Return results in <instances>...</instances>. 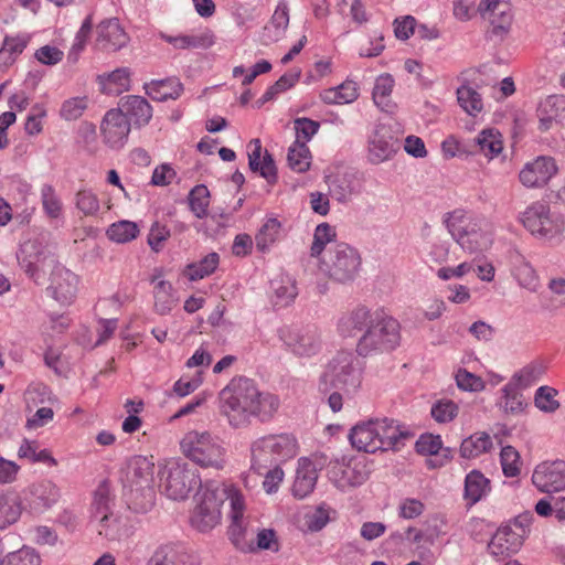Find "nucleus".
Here are the masks:
<instances>
[{
  "mask_svg": "<svg viewBox=\"0 0 565 565\" xmlns=\"http://www.w3.org/2000/svg\"><path fill=\"white\" fill-rule=\"evenodd\" d=\"M279 405L276 395L260 392L254 381L246 377L233 379L220 393L221 413L235 428L248 425L250 417L269 420Z\"/></svg>",
  "mask_w": 565,
  "mask_h": 565,
  "instance_id": "obj_1",
  "label": "nucleus"
},
{
  "mask_svg": "<svg viewBox=\"0 0 565 565\" xmlns=\"http://www.w3.org/2000/svg\"><path fill=\"white\" fill-rule=\"evenodd\" d=\"M412 437L413 435L405 426L390 418L358 423L349 434V440L353 448L371 454L377 450H397Z\"/></svg>",
  "mask_w": 565,
  "mask_h": 565,
  "instance_id": "obj_2",
  "label": "nucleus"
},
{
  "mask_svg": "<svg viewBox=\"0 0 565 565\" xmlns=\"http://www.w3.org/2000/svg\"><path fill=\"white\" fill-rule=\"evenodd\" d=\"M445 224L451 237L470 254L486 252L493 244L494 227L484 217L457 209L446 214Z\"/></svg>",
  "mask_w": 565,
  "mask_h": 565,
  "instance_id": "obj_3",
  "label": "nucleus"
},
{
  "mask_svg": "<svg viewBox=\"0 0 565 565\" xmlns=\"http://www.w3.org/2000/svg\"><path fill=\"white\" fill-rule=\"evenodd\" d=\"M179 445L181 454L201 468L222 470L225 467L226 449L222 440L207 430H189Z\"/></svg>",
  "mask_w": 565,
  "mask_h": 565,
  "instance_id": "obj_4",
  "label": "nucleus"
},
{
  "mask_svg": "<svg viewBox=\"0 0 565 565\" xmlns=\"http://www.w3.org/2000/svg\"><path fill=\"white\" fill-rule=\"evenodd\" d=\"M399 322L384 310H375L373 321L356 343V353L365 358L391 352L399 345Z\"/></svg>",
  "mask_w": 565,
  "mask_h": 565,
  "instance_id": "obj_5",
  "label": "nucleus"
},
{
  "mask_svg": "<svg viewBox=\"0 0 565 565\" xmlns=\"http://www.w3.org/2000/svg\"><path fill=\"white\" fill-rule=\"evenodd\" d=\"M359 252L347 243H337L326 250L319 260V269L330 280L347 285L355 280L361 269Z\"/></svg>",
  "mask_w": 565,
  "mask_h": 565,
  "instance_id": "obj_6",
  "label": "nucleus"
},
{
  "mask_svg": "<svg viewBox=\"0 0 565 565\" xmlns=\"http://www.w3.org/2000/svg\"><path fill=\"white\" fill-rule=\"evenodd\" d=\"M361 383L362 366L358 358L351 351H339L321 375L320 388L327 392L333 387L354 393Z\"/></svg>",
  "mask_w": 565,
  "mask_h": 565,
  "instance_id": "obj_7",
  "label": "nucleus"
},
{
  "mask_svg": "<svg viewBox=\"0 0 565 565\" xmlns=\"http://www.w3.org/2000/svg\"><path fill=\"white\" fill-rule=\"evenodd\" d=\"M297 450V440L292 435L262 437L252 445V469L262 475L263 469L294 458Z\"/></svg>",
  "mask_w": 565,
  "mask_h": 565,
  "instance_id": "obj_8",
  "label": "nucleus"
},
{
  "mask_svg": "<svg viewBox=\"0 0 565 565\" xmlns=\"http://www.w3.org/2000/svg\"><path fill=\"white\" fill-rule=\"evenodd\" d=\"M160 488L171 500H184L201 486L198 470L181 460L166 461L159 468Z\"/></svg>",
  "mask_w": 565,
  "mask_h": 565,
  "instance_id": "obj_9",
  "label": "nucleus"
},
{
  "mask_svg": "<svg viewBox=\"0 0 565 565\" xmlns=\"http://www.w3.org/2000/svg\"><path fill=\"white\" fill-rule=\"evenodd\" d=\"M217 494L221 497V505L225 500L230 502L228 535L233 544L241 551H254L252 544L247 541V519L245 518L246 501L242 491L233 483H222L215 486Z\"/></svg>",
  "mask_w": 565,
  "mask_h": 565,
  "instance_id": "obj_10",
  "label": "nucleus"
},
{
  "mask_svg": "<svg viewBox=\"0 0 565 565\" xmlns=\"http://www.w3.org/2000/svg\"><path fill=\"white\" fill-rule=\"evenodd\" d=\"M278 335L286 350L299 358H311L322 348L321 332L316 326L284 327Z\"/></svg>",
  "mask_w": 565,
  "mask_h": 565,
  "instance_id": "obj_11",
  "label": "nucleus"
},
{
  "mask_svg": "<svg viewBox=\"0 0 565 565\" xmlns=\"http://www.w3.org/2000/svg\"><path fill=\"white\" fill-rule=\"evenodd\" d=\"M221 497L216 487L206 483L198 493L196 505L191 515V525L200 532H209L221 522Z\"/></svg>",
  "mask_w": 565,
  "mask_h": 565,
  "instance_id": "obj_12",
  "label": "nucleus"
},
{
  "mask_svg": "<svg viewBox=\"0 0 565 565\" xmlns=\"http://www.w3.org/2000/svg\"><path fill=\"white\" fill-rule=\"evenodd\" d=\"M92 520L99 535L108 540H117L120 534V518L113 511V500L108 488L103 484L97 488L92 503Z\"/></svg>",
  "mask_w": 565,
  "mask_h": 565,
  "instance_id": "obj_13",
  "label": "nucleus"
},
{
  "mask_svg": "<svg viewBox=\"0 0 565 565\" xmlns=\"http://www.w3.org/2000/svg\"><path fill=\"white\" fill-rule=\"evenodd\" d=\"M557 172L558 167L554 158L540 156L524 164L519 173V180L526 189H542Z\"/></svg>",
  "mask_w": 565,
  "mask_h": 565,
  "instance_id": "obj_14",
  "label": "nucleus"
},
{
  "mask_svg": "<svg viewBox=\"0 0 565 565\" xmlns=\"http://www.w3.org/2000/svg\"><path fill=\"white\" fill-rule=\"evenodd\" d=\"M480 15L488 20L492 33L503 39L510 31L513 22V8L507 0H481L478 6Z\"/></svg>",
  "mask_w": 565,
  "mask_h": 565,
  "instance_id": "obj_15",
  "label": "nucleus"
},
{
  "mask_svg": "<svg viewBox=\"0 0 565 565\" xmlns=\"http://www.w3.org/2000/svg\"><path fill=\"white\" fill-rule=\"evenodd\" d=\"M154 475V463L145 456H135L127 462L126 483L131 491H147L150 497L149 503L153 498L152 483Z\"/></svg>",
  "mask_w": 565,
  "mask_h": 565,
  "instance_id": "obj_16",
  "label": "nucleus"
},
{
  "mask_svg": "<svg viewBox=\"0 0 565 565\" xmlns=\"http://www.w3.org/2000/svg\"><path fill=\"white\" fill-rule=\"evenodd\" d=\"M533 484L541 492H558L565 489V461H545L536 466L532 475Z\"/></svg>",
  "mask_w": 565,
  "mask_h": 565,
  "instance_id": "obj_17",
  "label": "nucleus"
},
{
  "mask_svg": "<svg viewBox=\"0 0 565 565\" xmlns=\"http://www.w3.org/2000/svg\"><path fill=\"white\" fill-rule=\"evenodd\" d=\"M78 277L66 267L57 264L50 278L47 290L61 305H70L77 294Z\"/></svg>",
  "mask_w": 565,
  "mask_h": 565,
  "instance_id": "obj_18",
  "label": "nucleus"
},
{
  "mask_svg": "<svg viewBox=\"0 0 565 565\" xmlns=\"http://www.w3.org/2000/svg\"><path fill=\"white\" fill-rule=\"evenodd\" d=\"M104 141L111 148H121L130 132V122L122 110L110 109L106 113L102 122Z\"/></svg>",
  "mask_w": 565,
  "mask_h": 565,
  "instance_id": "obj_19",
  "label": "nucleus"
},
{
  "mask_svg": "<svg viewBox=\"0 0 565 565\" xmlns=\"http://www.w3.org/2000/svg\"><path fill=\"white\" fill-rule=\"evenodd\" d=\"M539 129L548 131L555 126H565V95L556 94L543 98L536 108Z\"/></svg>",
  "mask_w": 565,
  "mask_h": 565,
  "instance_id": "obj_20",
  "label": "nucleus"
},
{
  "mask_svg": "<svg viewBox=\"0 0 565 565\" xmlns=\"http://www.w3.org/2000/svg\"><path fill=\"white\" fill-rule=\"evenodd\" d=\"M96 32V47L100 51L116 52L129 42L128 34L117 19L102 21Z\"/></svg>",
  "mask_w": 565,
  "mask_h": 565,
  "instance_id": "obj_21",
  "label": "nucleus"
},
{
  "mask_svg": "<svg viewBox=\"0 0 565 565\" xmlns=\"http://www.w3.org/2000/svg\"><path fill=\"white\" fill-rule=\"evenodd\" d=\"M374 316L375 311L372 312L367 307L359 305L339 318L337 330L341 337H353L358 331L366 330Z\"/></svg>",
  "mask_w": 565,
  "mask_h": 565,
  "instance_id": "obj_22",
  "label": "nucleus"
},
{
  "mask_svg": "<svg viewBox=\"0 0 565 565\" xmlns=\"http://www.w3.org/2000/svg\"><path fill=\"white\" fill-rule=\"evenodd\" d=\"M369 478V471L362 462L335 465L330 470V479L341 490L358 487Z\"/></svg>",
  "mask_w": 565,
  "mask_h": 565,
  "instance_id": "obj_23",
  "label": "nucleus"
},
{
  "mask_svg": "<svg viewBox=\"0 0 565 565\" xmlns=\"http://www.w3.org/2000/svg\"><path fill=\"white\" fill-rule=\"evenodd\" d=\"M398 147V140L391 135V131L385 127H381L374 131L370 139L369 159L375 164L384 162L391 159Z\"/></svg>",
  "mask_w": 565,
  "mask_h": 565,
  "instance_id": "obj_24",
  "label": "nucleus"
},
{
  "mask_svg": "<svg viewBox=\"0 0 565 565\" xmlns=\"http://www.w3.org/2000/svg\"><path fill=\"white\" fill-rule=\"evenodd\" d=\"M289 24V9L285 1H280L269 22L263 28L260 41L264 45L278 42L285 36Z\"/></svg>",
  "mask_w": 565,
  "mask_h": 565,
  "instance_id": "obj_25",
  "label": "nucleus"
},
{
  "mask_svg": "<svg viewBox=\"0 0 565 565\" xmlns=\"http://www.w3.org/2000/svg\"><path fill=\"white\" fill-rule=\"evenodd\" d=\"M522 546L521 536L510 526H502L497 530L488 544V550L495 557H505L516 553Z\"/></svg>",
  "mask_w": 565,
  "mask_h": 565,
  "instance_id": "obj_26",
  "label": "nucleus"
},
{
  "mask_svg": "<svg viewBox=\"0 0 565 565\" xmlns=\"http://www.w3.org/2000/svg\"><path fill=\"white\" fill-rule=\"evenodd\" d=\"M250 151L248 152V166L252 171L259 172L268 183H275L277 180V171L271 154L265 151L262 157V143L259 139H253L249 142Z\"/></svg>",
  "mask_w": 565,
  "mask_h": 565,
  "instance_id": "obj_27",
  "label": "nucleus"
},
{
  "mask_svg": "<svg viewBox=\"0 0 565 565\" xmlns=\"http://www.w3.org/2000/svg\"><path fill=\"white\" fill-rule=\"evenodd\" d=\"M317 478V469L313 462L308 458H300L292 486L294 495L303 499L310 494L316 487Z\"/></svg>",
  "mask_w": 565,
  "mask_h": 565,
  "instance_id": "obj_28",
  "label": "nucleus"
},
{
  "mask_svg": "<svg viewBox=\"0 0 565 565\" xmlns=\"http://www.w3.org/2000/svg\"><path fill=\"white\" fill-rule=\"evenodd\" d=\"M136 126H146L152 118V107L148 100L141 96L129 95L120 100V108Z\"/></svg>",
  "mask_w": 565,
  "mask_h": 565,
  "instance_id": "obj_29",
  "label": "nucleus"
},
{
  "mask_svg": "<svg viewBox=\"0 0 565 565\" xmlns=\"http://www.w3.org/2000/svg\"><path fill=\"white\" fill-rule=\"evenodd\" d=\"M359 97L356 82L347 79L337 87L327 88L321 92L320 98L328 105L351 104Z\"/></svg>",
  "mask_w": 565,
  "mask_h": 565,
  "instance_id": "obj_30",
  "label": "nucleus"
},
{
  "mask_svg": "<svg viewBox=\"0 0 565 565\" xmlns=\"http://www.w3.org/2000/svg\"><path fill=\"white\" fill-rule=\"evenodd\" d=\"M501 394L497 405L505 415L518 416L524 412L527 404L518 384L513 382L505 384L501 388Z\"/></svg>",
  "mask_w": 565,
  "mask_h": 565,
  "instance_id": "obj_31",
  "label": "nucleus"
},
{
  "mask_svg": "<svg viewBox=\"0 0 565 565\" xmlns=\"http://www.w3.org/2000/svg\"><path fill=\"white\" fill-rule=\"evenodd\" d=\"M146 94L153 100L166 102L180 97L183 86L174 78L152 81L145 85Z\"/></svg>",
  "mask_w": 565,
  "mask_h": 565,
  "instance_id": "obj_32",
  "label": "nucleus"
},
{
  "mask_svg": "<svg viewBox=\"0 0 565 565\" xmlns=\"http://www.w3.org/2000/svg\"><path fill=\"white\" fill-rule=\"evenodd\" d=\"M32 504L36 510H45L57 502L58 488L51 480H42L31 487Z\"/></svg>",
  "mask_w": 565,
  "mask_h": 565,
  "instance_id": "obj_33",
  "label": "nucleus"
},
{
  "mask_svg": "<svg viewBox=\"0 0 565 565\" xmlns=\"http://www.w3.org/2000/svg\"><path fill=\"white\" fill-rule=\"evenodd\" d=\"M490 491V481L480 471H470L465 479L463 498L469 505L479 502Z\"/></svg>",
  "mask_w": 565,
  "mask_h": 565,
  "instance_id": "obj_34",
  "label": "nucleus"
},
{
  "mask_svg": "<svg viewBox=\"0 0 565 565\" xmlns=\"http://www.w3.org/2000/svg\"><path fill=\"white\" fill-rule=\"evenodd\" d=\"M164 40L179 50L207 49L215 43V36L211 30H205L198 34L164 36Z\"/></svg>",
  "mask_w": 565,
  "mask_h": 565,
  "instance_id": "obj_35",
  "label": "nucleus"
},
{
  "mask_svg": "<svg viewBox=\"0 0 565 565\" xmlns=\"http://www.w3.org/2000/svg\"><path fill=\"white\" fill-rule=\"evenodd\" d=\"M510 260L513 266V275L520 286L534 290L537 282L535 270L530 263L518 250L510 253Z\"/></svg>",
  "mask_w": 565,
  "mask_h": 565,
  "instance_id": "obj_36",
  "label": "nucleus"
},
{
  "mask_svg": "<svg viewBox=\"0 0 565 565\" xmlns=\"http://www.w3.org/2000/svg\"><path fill=\"white\" fill-rule=\"evenodd\" d=\"M98 78L103 92L109 95H119L130 88V72L127 67L117 68Z\"/></svg>",
  "mask_w": 565,
  "mask_h": 565,
  "instance_id": "obj_37",
  "label": "nucleus"
},
{
  "mask_svg": "<svg viewBox=\"0 0 565 565\" xmlns=\"http://www.w3.org/2000/svg\"><path fill=\"white\" fill-rule=\"evenodd\" d=\"M493 448L492 438L487 433H476L466 438L460 446L463 458H476Z\"/></svg>",
  "mask_w": 565,
  "mask_h": 565,
  "instance_id": "obj_38",
  "label": "nucleus"
},
{
  "mask_svg": "<svg viewBox=\"0 0 565 565\" xmlns=\"http://www.w3.org/2000/svg\"><path fill=\"white\" fill-rule=\"evenodd\" d=\"M19 458L28 459L32 463L41 462L49 467L57 465L56 459L47 449H40L38 441L24 439L18 450Z\"/></svg>",
  "mask_w": 565,
  "mask_h": 565,
  "instance_id": "obj_39",
  "label": "nucleus"
},
{
  "mask_svg": "<svg viewBox=\"0 0 565 565\" xmlns=\"http://www.w3.org/2000/svg\"><path fill=\"white\" fill-rule=\"evenodd\" d=\"M158 276L152 277L151 282H154L153 298H154V310L160 315H166L171 311L175 303V299L172 294V285L167 280H158Z\"/></svg>",
  "mask_w": 565,
  "mask_h": 565,
  "instance_id": "obj_40",
  "label": "nucleus"
},
{
  "mask_svg": "<svg viewBox=\"0 0 565 565\" xmlns=\"http://www.w3.org/2000/svg\"><path fill=\"white\" fill-rule=\"evenodd\" d=\"M360 181L355 175L343 174L333 182L331 193L338 202L345 203L360 193Z\"/></svg>",
  "mask_w": 565,
  "mask_h": 565,
  "instance_id": "obj_41",
  "label": "nucleus"
},
{
  "mask_svg": "<svg viewBox=\"0 0 565 565\" xmlns=\"http://www.w3.org/2000/svg\"><path fill=\"white\" fill-rule=\"evenodd\" d=\"M19 265L24 271L34 277L40 269L41 254L39 247L34 242H28L21 245L17 253Z\"/></svg>",
  "mask_w": 565,
  "mask_h": 565,
  "instance_id": "obj_42",
  "label": "nucleus"
},
{
  "mask_svg": "<svg viewBox=\"0 0 565 565\" xmlns=\"http://www.w3.org/2000/svg\"><path fill=\"white\" fill-rule=\"evenodd\" d=\"M43 211L50 220H60L63 216V203L53 185L45 183L40 189Z\"/></svg>",
  "mask_w": 565,
  "mask_h": 565,
  "instance_id": "obj_43",
  "label": "nucleus"
},
{
  "mask_svg": "<svg viewBox=\"0 0 565 565\" xmlns=\"http://www.w3.org/2000/svg\"><path fill=\"white\" fill-rule=\"evenodd\" d=\"M21 511V501L17 494L9 493L0 497V529L17 522Z\"/></svg>",
  "mask_w": 565,
  "mask_h": 565,
  "instance_id": "obj_44",
  "label": "nucleus"
},
{
  "mask_svg": "<svg viewBox=\"0 0 565 565\" xmlns=\"http://www.w3.org/2000/svg\"><path fill=\"white\" fill-rule=\"evenodd\" d=\"M480 152L492 159L503 149L502 136L495 129H484L476 137Z\"/></svg>",
  "mask_w": 565,
  "mask_h": 565,
  "instance_id": "obj_45",
  "label": "nucleus"
},
{
  "mask_svg": "<svg viewBox=\"0 0 565 565\" xmlns=\"http://www.w3.org/2000/svg\"><path fill=\"white\" fill-rule=\"evenodd\" d=\"M548 212V205L536 201L530 204L519 214V222L534 235L543 221V216Z\"/></svg>",
  "mask_w": 565,
  "mask_h": 565,
  "instance_id": "obj_46",
  "label": "nucleus"
},
{
  "mask_svg": "<svg viewBox=\"0 0 565 565\" xmlns=\"http://www.w3.org/2000/svg\"><path fill=\"white\" fill-rule=\"evenodd\" d=\"M459 106L470 116H477L483 108L481 95L468 84L457 88Z\"/></svg>",
  "mask_w": 565,
  "mask_h": 565,
  "instance_id": "obj_47",
  "label": "nucleus"
},
{
  "mask_svg": "<svg viewBox=\"0 0 565 565\" xmlns=\"http://www.w3.org/2000/svg\"><path fill=\"white\" fill-rule=\"evenodd\" d=\"M335 230L333 226H331L328 223H321L319 224L313 233V242L310 248V255L312 257H319L326 253V250L329 248L327 247L328 244H335Z\"/></svg>",
  "mask_w": 565,
  "mask_h": 565,
  "instance_id": "obj_48",
  "label": "nucleus"
},
{
  "mask_svg": "<svg viewBox=\"0 0 565 565\" xmlns=\"http://www.w3.org/2000/svg\"><path fill=\"white\" fill-rule=\"evenodd\" d=\"M564 231L565 218L559 214L552 213L548 207V212L543 216V221L534 235L541 238L552 239L561 235Z\"/></svg>",
  "mask_w": 565,
  "mask_h": 565,
  "instance_id": "obj_49",
  "label": "nucleus"
},
{
  "mask_svg": "<svg viewBox=\"0 0 565 565\" xmlns=\"http://www.w3.org/2000/svg\"><path fill=\"white\" fill-rule=\"evenodd\" d=\"M220 257L216 253H210L198 263L186 266L185 274L190 280L203 279L213 274L218 265Z\"/></svg>",
  "mask_w": 565,
  "mask_h": 565,
  "instance_id": "obj_50",
  "label": "nucleus"
},
{
  "mask_svg": "<svg viewBox=\"0 0 565 565\" xmlns=\"http://www.w3.org/2000/svg\"><path fill=\"white\" fill-rule=\"evenodd\" d=\"M107 237L116 243L124 244L135 239L139 234L137 223L131 221H119L111 224L107 232Z\"/></svg>",
  "mask_w": 565,
  "mask_h": 565,
  "instance_id": "obj_51",
  "label": "nucleus"
},
{
  "mask_svg": "<svg viewBox=\"0 0 565 565\" xmlns=\"http://www.w3.org/2000/svg\"><path fill=\"white\" fill-rule=\"evenodd\" d=\"M310 151L305 142L295 141L288 150V164L296 172H305L310 167Z\"/></svg>",
  "mask_w": 565,
  "mask_h": 565,
  "instance_id": "obj_52",
  "label": "nucleus"
},
{
  "mask_svg": "<svg viewBox=\"0 0 565 565\" xmlns=\"http://www.w3.org/2000/svg\"><path fill=\"white\" fill-rule=\"evenodd\" d=\"M394 87V78L390 74L380 75L373 88V100L382 110H388L390 96Z\"/></svg>",
  "mask_w": 565,
  "mask_h": 565,
  "instance_id": "obj_53",
  "label": "nucleus"
},
{
  "mask_svg": "<svg viewBox=\"0 0 565 565\" xmlns=\"http://www.w3.org/2000/svg\"><path fill=\"white\" fill-rule=\"evenodd\" d=\"M74 203L84 216H95L100 210L97 194L90 189H81L75 193Z\"/></svg>",
  "mask_w": 565,
  "mask_h": 565,
  "instance_id": "obj_54",
  "label": "nucleus"
},
{
  "mask_svg": "<svg viewBox=\"0 0 565 565\" xmlns=\"http://www.w3.org/2000/svg\"><path fill=\"white\" fill-rule=\"evenodd\" d=\"M280 222L277 218H268L258 231L255 239L260 252H266L279 237Z\"/></svg>",
  "mask_w": 565,
  "mask_h": 565,
  "instance_id": "obj_55",
  "label": "nucleus"
},
{
  "mask_svg": "<svg viewBox=\"0 0 565 565\" xmlns=\"http://www.w3.org/2000/svg\"><path fill=\"white\" fill-rule=\"evenodd\" d=\"M88 98L86 96H76L65 99L60 108V116L66 121L77 120L83 116L88 107Z\"/></svg>",
  "mask_w": 565,
  "mask_h": 565,
  "instance_id": "obj_56",
  "label": "nucleus"
},
{
  "mask_svg": "<svg viewBox=\"0 0 565 565\" xmlns=\"http://www.w3.org/2000/svg\"><path fill=\"white\" fill-rule=\"evenodd\" d=\"M210 192L204 184L195 185L189 194V206L194 215L203 218L207 215V207L210 204Z\"/></svg>",
  "mask_w": 565,
  "mask_h": 565,
  "instance_id": "obj_57",
  "label": "nucleus"
},
{
  "mask_svg": "<svg viewBox=\"0 0 565 565\" xmlns=\"http://www.w3.org/2000/svg\"><path fill=\"white\" fill-rule=\"evenodd\" d=\"M271 287L276 297V305L279 306H288L298 295L295 281L288 277L271 281Z\"/></svg>",
  "mask_w": 565,
  "mask_h": 565,
  "instance_id": "obj_58",
  "label": "nucleus"
},
{
  "mask_svg": "<svg viewBox=\"0 0 565 565\" xmlns=\"http://www.w3.org/2000/svg\"><path fill=\"white\" fill-rule=\"evenodd\" d=\"M47 116V110L44 104L36 103L31 107V110L24 122V131L29 136H36L43 130V119Z\"/></svg>",
  "mask_w": 565,
  "mask_h": 565,
  "instance_id": "obj_59",
  "label": "nucleus"
},
{
  "mask_svg": "<svg viewBox=\"0 0 565 565\" xmlns=\"http://www.w3.org/2000/svg\"><path fill=\"white\" fill-rule=\"evenodd\" d=\"M93 29V19L90 15L86 17L79 30L77 31L72 47L68 53V58L73 62L78 60L81 52L84 50L87 40Z\"/></svg>",
  "mask_w": 565,
  "mask_h": 565,
  "instance_id": "obj_60",
  "label": "nucleus"
},
{
  "mask_svg": "<svg viewBox=\"0 0 565 565\" xmlns=\"http://www.w3.org/2000/svg\"><path fill=\"white\" fill-rule=\"evenodd\" d=\"M430 414L437 423H449L457 416L458 406L450 399H439L433 404Z\"/></svg>",
  "mask_w": 565,
  "mask_h": 565,
  "instance_id": "obj_61",
  "label": "nucleus"
},
{
  "mask_svg": "<svg viewBox=\"0 0 565 565\" xmlns=\"http://www.w3.org/2000/svg\"><path fill=\"white\" fill-rule=\"evenodd\" d=\"M455 380L457 386L461 391L481 392L486 387L484 381L480 376L467 371L466 369L458 370L455 375Z\"/></svg>",
  "mask_w": 565,
  "mask_h": 565,
  "instance_id": "obj_62",
  "label": "nucleus"
},
{
  "mask_svg": "<svg viewBox=\"0 0 565 565\" xmlns=\"http://www.w3.org/2000/svg\"><path fill=\"white\" fill-rule=\"evenodd\" d=\"M556 394L557 392L554 388L541 386L535 393V406L545 413L555 412L559 407V403L555 399Z\"/></svg>",
  "mask_w": 565,
  "mask_h": 565,
  "instance_id": "obj_63",
  "label": "nucleus"
},
{
  "mask_svg": "<svg viewBox=\"0 0 565 565\" xmlns=\"http://www.w3.org/2000/svg\"><path fill=\"white\" fill-rule=\"evenodd\" d=\"M39 554L30 547H22L7 556L6 565H40Z\"/></svg>",
  "mask_w": 565,
  "mask_h": 565,
  "instance_id": "obj_64",
  "label": "nucleus"
}]
</instances>
